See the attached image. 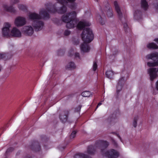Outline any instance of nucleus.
Listing matches in <instances>:
<instances>
[{"label":"nucleus","mask_w":158,"mask_h":158,"mask_svg":"<svg viewBox=\"0 0 158 158\" xmlns=\"http://www.w3.org/2000/svg\"><path fill=\"white\" fill-rule=\"evenodd\" d=\"M57 2L63 6L59 9L56 7V4H52L51 2L46 3L45 6L47 10L50 12L63 14L67 11L66 5L72 10H75L77 7V3L75 2L76 0H56Z\"/></svg>","instance_id":"1"},{"label":"nucleus","mask_w":158,"mask_h":158,"mask_svg":"<svg viewBox=\"0 0 158 158\" xmlns=\"http://www.w3.org/2000/svg\"><path fill=\"white\" fill-rule=\"evenodd\" d=\"M81 36L84 43L81 45V51L83 52H88L90 49L88 43L93 40L94 35L92 30L90 28L87 27L83 29Z\"/></svg>","instance_id":"2"},{"label":"nucleus","mask_w":158,"mask_h":158,"mask_svg":"<svg viewBox=\"0 0 158 158\" xmlns=\"http://www.w3.org/2000/svg\"><path fill=\"white\" fill-rule=\"evenodd\" d=\"M76 12L73 11L62 16V20L63 22L66 23L67 28L70 29L76 27L78 22L76 19Z\"/></svg>","instance_id":"3"},{"label":"nucleus","mask_w":158,"mask_h":158,"mask_svg":"<svg viewBox=\"0 0 158 158\" xmlns=\"http://www.w3.org/2000/svg\"><path fill=\"white\" fill-rule=\"evenodd\" d=\"M109 145V143L106 141L103 140H98L96 142L95 146L90 145L88 146L87 148V152L89 154L94 155L95 153L96 148L100 149L101 152L103 153L104 150Z\"/></svg>","instance_id":"4"},{"label":"nucleus","mask_w":158,"mask_h":158,"mask_svg":"<svg viewBox=\"0 0 158 158\" xmlns=\"http://www.w3.org/2000/svg\"><path fill=\"white\" fill-rule=\"evenodd\" d=\"M30 19L33 21L32 25L35 31H38L42 29L44 23L39 20L41 19V16L37 14L32 13L30 14L29 16Z\"/></svg>","instance_id":"5"},{"label":"nucleus","mask_w":158,"mask_h":158,"mask_svg":"<svg viewBox=\"0 0 158 158\" xmlns=\"http://www.w3.org/2000/svg\"><path fill=\"white\" fill-rule=\"evenodd\" d=\"M114 4L115 10L118 14V17L123 25L124 31L126 33H127L128 31H130V29L128 26L126 19L125 18H123L122 14L117 2L116 1H114Z\"/></svg>","instance_id":"6"},{"label":"nucleus","mask_w":158,"mask_h":158,"mask_svg":"<svg viewBox=\"0 0 158 158\" xmlns=\"http://www.w3.org/2000/svg\"><path fill=\"white\" fill-rule=\"evenodd\" d=\"M148 59H151L154 62H148L147 65L149 67H153L158 66V53L153 52L148 55L146 56Z\"/></svg>","instance_id":"7"},{"label":"nucleus","mask_w":158,"mask_h":158,"mask_svg":"<svg viewBox=\"0 0 158 158\" xmlns=\"http://www.w3.org/2000/svg\"><path fill=\"white\" fill-rule=\"evenodd\" d=\"M102 155L108 158H117L119 156V153L116 150L111 149L107 151Z\"/></svg>","instance_id":"8"},{"label":"nucleus","mask_w":158,"mask_h":158,"mask_svg":"<svg viewBox=\"0 0 158 158\" xmlns=\"http://www.w3.org/2000/svg\"><path fill=\"white\" fill-rule=\"evenodd\" d=\"M105 3H106V5L105 6V8L104 9L103 11L101 8L100 9V10L102 13V15H103V14H104V16H105V15L104 12L105 11V12H106V14L108 17H111L113 16V11L112 9L111 8H110L108 2H106Z\"/></svg>","instance_id":"9"},{"label":"nucleus","mask_w":158,"mask_h":158,"mask_svg":"<svg viewBox=\"0 0 158 158\" xmlns=\"http://www.w3.org/2000/svg\"><path fill=\"white\" fill-rule=\"evenodd\" d=\"M10 25L8 23H4L3 28L2 29V35L4 37H9L10 35Z\"/></svg>","instance_id":"10"},{"label":"nucleus","mask_w":158,"mask_h":158,"mask_svg":"<svg viewBox=\"0 0 158 158\" xmlns=\"http://www.w3.org/2000/svg\"><path fill=\"white\" fill-rule=\"evenodd\" d=\"M26 23V19L25 18L19 17L15 20V23L17 27L22 26L24 25Z\"/></svg>","instance_id":"11"},{"label":"nucleus","mask_w":158,"mask_h":158,"mask_svg":"<svg viewBox=\"0 0 158 158\" xmlns=\"http://www.w3.org/2000/svg\"><path fill=\"white\" fill-rule=\"evenodd\" d=\"M69 111L68 110H65L62 112L59 115V118L63 123L65 122L68 119Z\"/></svg>","instance_id":"12"},{"label":"nucleus","mask_w":158,"mask_h":158,"mask_svg":"<svg viewBox=\"0 0 158 158\" xmlns=\"http://www.w3.org/2000/svg\"><path fill=\"white\" fill-rule=\"evenodd\" d=\"M23 31L26 35L31 36L34 32L33 28L31 26H25L23 29Z\"/></svg>","instance_id":"13"},{"label":"nucleus","mask_w":158,"mask_h":158,"mask_svg":"<svg viewBox=\"0 0 158 158\" xmlns=\"http://www.w3.org/2000/svg\"><path fill=\"white\" fill-rule=\"evenodd\" d=\"M30 148L32 150L35 152H38L41 149V147L39 143L36 141H35L32 142Z\"/></svg>","instance_id":"14"},{"label":"nucleus","mask_w":158,"mask_h":158,"mask_svg":"<svg viewBox=\"0 0 158 158\" xmlns=\"http://www.w3.org/2000/svg\"><path fill=\"white\" fill-rule=\"evenodd\" d=\"M90 25V23L89 22L80 21L77 25V28L79 30H82L85 27H89Z\"/></svg>","instance_id":"15"},{"label":"nucleus","mask_w":158,"mask_h":158,"mask_svg":"<svg viewBox=\"0 0 158 158\" xmlns=\"http://www.w3.org/2000/svg\"><path fill=\"white\" fill-rule=\"evenodd\" d=\"M125 83L124 77H121L118 81L117 85V93L118 94L122 89L123 85Z\"/></svg>","instance_id":"16"},{"label":"nucleus","mask_w":158,"mask_h":158,"mask_svg":"<svg viewBox=\"0 0 158 158\" xmlns=\"http://www.w3.org/2000/svg\"><path fill=\"white\" fill-rule=\"evenodd\" d=\"M11 33L13 36L19 37L21 36L20 31L16 27H14L11 31Z\"/></svg>","instance_id":"17"},{"label":"nucleus","mask_w":158,"mask_h":158,"mask_svg":"<svg viewBox=\"0 0 158 158\" xmlns=\"http://www.w3.org/2000/svg\"><path fill=\"white\" fill-rule=\"evenodd\" d=\"M3 7L4 10L7 12L11 13H15L16 12V10L13 6H8L6 5H4Z\"/></svg>","instance_id":"18"},{"label":"nucleus","mask_w":158,"mask_h":158,"mask_svg":"<svg viewBox=\"0 0 158 158\" xmlns=\"http://www.w3.org/2000/svg\"><path fill=\"white\" fill-rule=\"evenodd\" d=\"M12 55L11 53H8L0 54V59H2L6 60L10 58Z\"/></svg>","instance_id":"19"},{"label":"nucleus","mask_w":158,"mask_h":158,"mask_svg":"<svg viewBox=\"0 0 158 158\" xmlns=\"http://www.w3.org/2000/svg\"><path fill=\"white\" fill-rule=\"evenodd\" d=\"M40 14L43 16L44 19H48L50 18L49 14L45 10H42L40 12Z\"/></svg>","instance_id":"20"},{"label":"nucleus","mask_w":158,"mask_h":158,"mask_svg":"<svg viewBox=\"0 0 158 158\" xmlns=\"http://www.w3.org/2000/svg\"><path fill=\"white\" fill-rule=\"evenodd\" d=\"M74 158H92L91 156L83 153H79L75 155Z\"/></svg>","instance_id":"21"},{"label":"nucleus","mask_w":158,"mask_h":158,"mask_svg":"<svg viewBox=\"0 0 158 158\" xmlns=\"http://www.w3.org/2000/svg\"><path fill=\"white\" fill-rule=\"evenodd\" d=\"M142 13L141 11L138 10H136L134 13V17L135 19H139L142 17Z\"/></svg>","instance_id":"22"},{"label":"nucleus","mask_w":158,"mask_h":158,"mask_svg":"<svg viewBox=\"0 0 158 158\" xmlns=\"http://www.w3.org/2000/svg\"><path fill=\"white\" fill-rule=\"evenodd\" d=\"M141 6L142 8L145 10H146L148 7V5L146 0H141Z\"/></svg>","instance_id":"23"},{"label":"nucleus","mask_w":158,"mask_h":158,"mask_svg":"<svg viewBox=\"0 0 158 158\" xmlns=\"http://www.w3.org/2000/svg\"><path fill=\"white\" fill-rule=\"evenodd\" d=\"M148 48L150 49H158V46L154 43H151L147 45Z\"/></svg>","instance_id":"24"},{"label":"nucleus","mask_w":158,"mask_h":158,"mask_svg":"<svg viewBox=\"0 0 158 158\" xmlns=\"http://www.w3.org/2000/svg\"><path fill=\"white\" fill-rule=\"evenodd\" d=\"M114 73L111 70H108L107 71L106 73V76L110 79H112L113 78V76Z\"/></svg>","instance_id":"25"},{"label":"nucleus","mask_w":158,"mask_h":158,"mask_svg":"<svg viewBox=\"0 0 158 158\" xmlns=\"http://www.w3.org/2000/svg\"><path fill=\"white\" fill-rule=\"evenodd\" d=\"M76 65L73 62H70L67 66V68L69 69H73L76 68Z\"/></svg>","instance_id":"26"},{"label":"nucleus","mask_w":158,"mask_h":158,"mask_svg":"<svg viewBox=\"0 0 158 158\" xmlns=\"http://www.w3.org/2000/svg\"><path fill=\"white\" fill-rule=\"evenodd\" d=\"M96 19L102 25L104 24V19L102 18L100 15H98L96 16Z\"/></svg>","instance_id":"27"},{"label":"nucleus","mask_w":158,"mask_h":158,"mask_svg":"<svg viewBox=\"0 0 158 158\" xmlns=\"http://www.w3.org/2000/svg\"><path fill=\"white\" fill-rule=\"evenodd\" d=\"M81 94L84 97H89L92 95V94L89 91H85L82 92Z\"/></svg>","instance_id":"28"},{"label":"nucleus","mask_w":158,"mask_h":158,"mask_svg":"<svg viewBox=\"0 0 158 158\" xmlns=\"http://www.w3.org/2000/svg\"><path fill=\"white\" fill-rule=\"evenodd\" d=\"M18 8L22 10L25 11L27 10V7L26 6L20 4L18 6Z\"/></svg>","instance_id":"29"},{"label":"nucleus","mask_w":158,"mask_h":158,"mask_svg":"<svg viewBox=\"0 0 158 158\" xmlns=\"http://www.w3.org/2000/svg\"><path fill=\"white\" fill-rule=\"evenodd\" d=\"M138 119V116L135 117L134 118V119L133 123V126L135 127L137 126V120Z\"/></svg>","instance_id":"30"},{"label":"nucleus","mask_w":158,"mask_h":158,"mask_svg":"<svg viewBox=\"0 0 158 158\" xmlns=\"http://www.w3.org/2000/svg\"><path fill=\"white\" fill-rule=\"evenodd\" d=\"M64 49H60L58 51V55L59 56H61L63 55L65 52Z\"/></svg>","instance_id":"31"},{"label":"nucleus","mask_w":158,"mask_h":158,"mask_svg":"<svg viewBox=\"0 0 158 158\" xmlns=\"http://www.w3.org/2000/svg\"><path fill=\"white\" fill-rule=\"evenodd\" d=\"M117 117L116 116L115 114H112V118H110V123L111 124L113 122H114V121L116 119Z\"/></svg>","instance_id":"32"},{"label":"nucleus","mask_w":158,"mask_h":158,"mask_svg":"<svg viewBox=\"0 0 158 158\" xmlns=\"http://www.w3.org/2000/svg\"><path fill=\"white\" fill-rule=\"evenodd\" d=\"M14 150V148L13 147H10L8 148L6 150L5 155H6L9 153L12 152Z\"/></svg>","instance_id":"33"},{"label":"nucleus","mask_w":158,"mask_h":158,"mask_svg":"<svg viewBox=\"0 0 158 158\" xmlns=\"http://www.w3.org/2000/svg\"><path fill=\"white\" fill-rule=\"evenodd\" d=\"M98 67V65L97 64V62L96 61H94V62L93 65V70L94 71H95L97 69Z\"/></svg>","instance_id":"34"},{"label":"nucleus","mask_w":158,"mask_h":158,"mask_svg":"<svg viewBox=\"0 0 158 158\" xmlns=\"http://www.w3.org/2000/svg\"><path fill=\"white\" fill-rule=\"evenodd\" d=\"M77 132L75 131H73L71 134L70 137L71 139H73L74 138L76 135Z\"/></svg>","instance_id":"35"},{"label":"nucleus","mask_w":158,"mask_h":158,"mask_svg":"<svg viewBox=\"0 0 158 158\" xmlns=\"http://www.w3.org/2000/svg\"><path fill=\"white\" fill-rule=\"evenodd\" d=\"M111 133L117 136L119 138L121 141L122 142H123V140L119 135L118 133H117V132H112Z\"/></svg>","instance_id":"36"},{"label":"nucleus","mask_w":158,"mask_h":158,"mask_svg":"<svg viewBox=\"0 0 158 158\" xmlns=\"http://www.w3.org/2000/svg\"><path fill=\"white\" fill-rule=\"evenodd\" d=\"M111 140L112 144L114 145V146L115 147H117L118 145L116 142L112 138H111Z\"/></svg>","instance_id":"37"},{"label":"nucleus","mask_w":158,"mask_h":158,"mask_svg":"<svg viewBox=\"0 0 158 158\" xmlns=\"http://www.w3.org/2000/svg\"><path fill=\"white\" fill-rule=\"evenodd\" d=\"M81 105H79L75 109V111L76 112H79L81 110Z\"/></svg>","instance_id":"38"},{"label":"nucleus","mask_w":158,"mask_h":158,"mask_svg":"<svg viewBox=\"0 0 158 158\" xmlns=\"http://www.w3.org/2000/svg\"><path fill=\"white\" fill-rule=\"evenodd\" d=\"M70 31L66 30H65V31L64 32V35L65 36H68L70 34Z\"/></svg>","instance_id":"39"},{"label":"nucleus","mask_w":158,"mask_h":158,"mask_svg":"<svg viewBox=\"0 0 158 158\" xmlns=\"http://www.w3.org/2000/svg\"><path fill=\"white\" fill-rule=\"evenodd\" d=\"M19 1V0H11V3L14 4L18 3Z\"/></svg>","instance_id":"40"},{"label":"nucleus","mask_w":158,"mask_h":158,"mask_svg":"<svg viewBox=\"0 0 158 158\" xmlns=\"http://www.w3.org/2000/svg\"><path fill=\"white\" fill-rule=\"evenodd\" d=\"M75 58H78L80 59V56L79 53L78 52H76L75 54Z\"/></svg>","instance_id":"41"},{"label":"nucleus","mask_w":158,"mask_h":158,"mask_svg":"<svg viewBox=\"0 0 158 158\" xmlns=\"http://www.w3.org/2000/svg\"><path fill=\"white\" fill-rule=\"evenodd\" d=\"M55 20L56 21L55 23L56 24L58 25H59L60 23L61 22V21L57 19H55Z\"/></svg>","instance_id":"42"},{"label":"nucleus","mask_w":158,"mask_h":158,"mask_svg":"<svg viewBox=\"0 0 158 158\" xmlns=\"http://www.w3.org/2000/svg\"><path fill=\"white\" fill-rule=\"evenodd\" d=\"M24 158H32L31 156L29 154H26Z\"/></svg>","instance_id":"43"},{"label":"nucleus","mask_w":158,"mask_h":158,"mask_svg":"<svg viewBox=\"0 0 158 158\" xmlns=\"http://www.w3.org/2000/svg\"><path fill=\"white\" fill-rule=\"evenodd\" d=\"M102 103H101V102H99L98 104V105H97V107H96V109H97L98 108V107L99 106H101V105H102Z\"/></svg>","instance_id":"44"},{"label":"nucleus","mask_w":158,"mask_h":158,"mask_svg":"<svg viewBox=\"0 0 158 158\" xmlns=\"http://www.w3.org/2000/svg\"><path fill=\"white\" fill-rule=\"evenodd\" d=\"M156 87L157 89L158 90V81L156 82Z\"/></svg>","instance_id":"45"},{"label":"nucleus","mask_w":158,"mask_h":158,"mask_svg":"<svg viewBox=\"0 0 158 158\" xmlns=\"http://www.w3.org/2000/svg\"><path fill=\"white\" fill-rule=\"evenodd\" d=\"M154 41H156L158 44V38L154 39Z\"/></svg>","instance_id":"46"},{"label":"nucleus","mask_w":158,"mask_h":158,"mask_svg":"<svg viewBox=\"0 0 158 158\" xmlns=\"http://www.w3.org/2000/svg\"><path fill=\"white\" fill-rule=\"evenodd\" d=\"M116 53H113V55H116V53H117V52H118V51H117H117H116Z\"/></svg>","instance_id":"47"},{"label":"nucleus","mask_w":158,"mask_h":158,"mask_svg":"<svg viewBox=\"0 0 158 158\" xmlns=\"http://www.w3.org/2000/svg\"><path fill=\"white\" fill-rule=\"evenodd\" d=\"M2 131V129L0 128V135H1V131Z\"/></svg>","instance_id":"48"},{"label":"nucleus","mask_w":158,"mask_h":158,"mask_svg":"<svg viewBox=\"0 0 158 158\" xmlns=\"http://www.w3.org/2000/svg\"><path fill=\"white\" fill-rule=\"evenodd\" d=\"M96 2H98V0H94Z\"/></svg>","instance_id":"49"},{"label":"nucleus","mask_w":158,"mask_h":158,"mask_svg":"<svg viewBox=\"0 0 158 158\" xmlns=\"http://www.w3.org/2000/svg\"><path fill=\"white\" fill-rule=\"evenodd\" d=\"M69 56H71L70 55H69Z\"/></svg>","instance_id":"50"},{"label":"nucleus","mask_w":158,"mask_h":158,"mask_svg":"<svg viewBox=\"0 0 158 158\" xmlns=\"http://www.w3.org/2000/svg\"><path fill=\"white\" fill-rule=\"evenodd\" d=\"M1 69L0 68V71H1Z\"/></svg>","instance_id":"51"}]
</instances>
